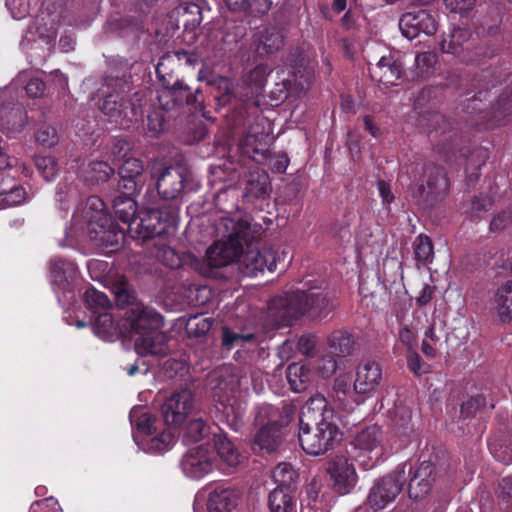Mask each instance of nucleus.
Instances as JSON below:
<instances>
[{"instance_id": "obj_1", "label": "nucleus", "mask_w": 512, "mask_h": 512, "mask_svg": "<svg viewBox=\"0 0 512 512\" xmlns=\"http://www.w3.org/2000/svg\"><path fill=\"white\" fill-rule=\"evenodd\" d=\"M84 226L89 238L102 247H118L124 238V229L117 227L98 196L89 197L84 207L77 208L73 214V225L65 232L67 243L60 242V246H72Z\"/></svg>"}, {"instance_id": "obj_2", "label": "nucleus", "mask_w": 512, "mask_h": 512, "mask_svg": "<svg viewBox=\"0 0 512 512\" xmlns=\"http://www.w3.org/2000/svg\"><path fill=\"white\" fill-rule=\"evenodd\" d=\"M131 196L123 194L118 197L114 202V210L118 218L127 224V232L132 238L144 240L176 229L178 213L174 207L164 205L136 216L137 204Z\"/></svg>"}, {"instance_id": "obj_3", "label": "nucleus", "mask_w": 512, "mask_h": 512, "mask_svg": "<svg viewBox=\"0 0 512 512\" xmlns=\"http://www.w3.org/2000/svg\"><path fill=\"white\" fill-rule=\"evenodd\" d=\"M128 335L140 355H165L169 351L167 336L161 331L162 316L148 307L131 309L127 318Z\"/></svg>"}, {"instance_id": "obj_4", "label": "nucleus", "mask_w": 512, "mask_h": 512, "mask_svg": "<svg viewBox=\"0 0 512 512\" xmlns=\"http://www.w3.org/2000/svg\"><path fill=\"white\" fill-rule=\"evenodd\" d=\"M268 309L273 322L284 326L306 312L315 317L325 316L330 311V300L323 291H295L274 298Z\"/></svg>"}, {"instance_id": "obj_5", "label": "nucleus", "mask_w": 512, "mask_h": 512, "mask_svg": "<svg viewBox=\"0 0 512 512\" xmlns=\"http://www.w3.org/2000/svg\"><path fill=\"white\" fill-rule=\"evenodd\" d=\"M256 420L262 427L255 437V444L261 450L272 452L280 443V429L291 420V411L288 407L279 409L272 405H263L256 412Z\"/></svg>"}, {"instance_id": "obj_6", "label": "nucleus", "mask_w": 512, "mask_h": 512, "mask_svg": "<svg viewBox=\"0 0 512 512\" xmlns=\"http://www.w3.org/2000/svg\"><path fill=\"white\" fill-rule=\"evenodd\" d=\"M341 432L335 422L299 424L298 439L302 449L311 456H319L332 449L341 440Z\"/></svg>"}, {"instance_id": "obj_7", "label": "nucleus", "mask_w": 512, "mask_h": 512, "mask_svg": "<svg viewBox=\"0 0 512 512\" xmlns=\"http://www.w3.org/2000/svg\"><path fill=\"white\" fill-rule=\"evenodd\" d=\"M410 463H401L391 473L374 481L366 499V505L374 512L388 508L402 491L406 474L411 473Z\"/></svg>"}, {"instance_id": "obj_8", "label": "nucleus", "mask_w": 512, "mask_h": 512, "mask_svg": "<svg viewBox=\"0 0 512 512\" xmlns=\"http://www.w3.org/2000/svg\"><path fill=\"white\" fill-rule=\"evenodd\" d=\"M353 457L366 470L383 461L386 453L384 433L378 425L360 430L352 441Z\"/></svg>"}, {"instance_id": "obj_9", "label": "nucleus", "mask_w": 512, "mask_h": 512, "mask_svg": "<svg viewBox=\"0 0 512 512\" xmlns=\"http://www.w3.org/2000/svg\"><path fill=\"white\" fill-rule=\"evenodd\" d=\"M226 372L228 377L220 381L215 395L219 398L227 421L237 429L246 410L245 403L238 400L243 379L233 370L227 369Z\"/></svg>"}, {"instance_id": "obj_10", "label": "nucleus", "mask_w": 512, "mask_h": 512, "mask_svg": "<svg viewBox=\"0 0 512 512\" xmlns=\"http://www.w3.org/2000/svg\"><path fill=\"white\" fill-rule=\"evenodd\" d=\"M217 466L214 449L204 444L189 449L181 460L183 473L191 479H201Z\"/></svg>"}, {"instance_id": "obj_11", "label": "nucleus", "mask_w": 512, "mask_h": 512, "mask_svg": "<svg viewBox=\"0 0 512 512\" xmlns=\"http://www.w3.org/2000/svg\"><path fill=\"white\" fill-rule=\"evenodd\" d=\"M193 394L188 389L173 393L162 405L161 411L165 423L171 427H178L185 422L193 409Z\"/></svg>"}, {"instance_id": "obj_12", "label": "nucleus", "mask_w": 512, "mask_h": 512, "mask_svg": "<svg viewBox=\"0 0 512 512\" xmlns=\"http://www.w3.org/2000/svg\"><path fill=\"white\" fill-rule=\"evenodd\" d=\"M409 463L412 466L411 473L406 474V480L409 477V497L415 500L423 499L431 491L439 472L431 461L424 460L415 467L411 462Z\"/></svg>"}, {"instance_id": "obj_13", "label": "nucleus", "mask_w": 512, "mask_h": 512, "mask_svg": "<svg viewBox=\"0 0 512 512\" xmlns=\"http://www.w3.org/2000/svg\"><path fill=\"white\" fill-rule=\"evenodd\" d=\"M327 473L341 494L350 492L357 483L356 469L344 455H336L328 462Z\"/></svg>"}, {"instance_id": "obj_14", "label": "nucleus", "mask_w": 512, "mask_h": 512, "mask_svg": "<svg viewBox=\"0 0 512 512\" xmlns=\"http://www.w3.org/2000/svg\"><path fill=\"white\" fill-rule=\"evenodd\" d=\"M279 259V256L271 249H249L242 255L240 265L246 276L256 277L265 270L273 272Z\"/></svg>"}, {"instance_id": "obj_15", "label": "nucleus", "mask_w": 512, "mask_h": 512, "mask_svg": "<svg viewBox=\"0 0 512 512\" xmlns=\"http://www.w3.org/2000/svg\"><path fill=\"white\" fill-rule=\"evenodd\" d=\"M115 86L119 89L106 94L100 108L104 114L124 125V119L130 120V116L136 115L137 108L124 100L125 83L117 80Z\"/></svg>"}, {"instance_id": "obj_16", "label": "nucleus", "mask_w": 512, "mask_h": 512, "mask_svg": "<svg viewBox=\"0 0 512 512\" xmlns=\"http://www.w3.org/2000/svg\"><path fill=\"white\" fill-rule=\"evenodd\" d=\"M27 125V116L23 107L7 101L6 93H0V130L9 137L22 132Z\"/></svg>"}, {"instance_id": "obj_17", "label": "nucleus", "mask_w": 512, "mask_h": 512, "mask_svg": "<svg viewBox=\"0 0 512 512\" xmlns=\"http://www.w3.org/2000/svg\"><path fill=\"white\" fill-rule=\"evenodd\" d=\"M50 269L53 288L58 296V300L62 301V298L65 300L71 299L73 291L70 289V286L77 276L76 265L70 261L53 259Z\"/></svg>"}, {"instance_id": "obj_18", "label": "nucleus", "mask_w": 512, "mask_h": 512, "mask_svg": "<svg viewBox=\"0 0 512 512\" xmlns=\"http://www.w3.org/2000/svg\"><path fill=\"white\" fill-rule=\"evenodd\" d=\"M399 28L407 39L413 40L420 33L432 35L437 30L435 19L425 10L407 12L399 21Z\"/></svg>"}, {"instance_id": "obj_19", "label": "nucleus", "mask_w": 512, "mask_h": 512, "mask_svg": "<svg viewBox=\"0 0 512 512\" xmlns=\"http://www.w3.org/2000/svg\"><path fill=\"white\" fill-rule=\"evenodd\" d=\"M253 44L260 55L274 54L284 46V34L275 25H264L254 31Z\"/></svg>"}, {"instance_id": "obj_20", "label": "nucleus", "mask_w": 512, "mask_h": 512, "mask_svg": "<svg viewBox=\"0 0 512 512\" xmlns=\"http://www.w3.org/2000/svg\"><path fill=\"white\" fill-rule=\"evenodd\" d=\"M240 251L239 241L221 239L207 249L206 257L210 266L218 268L235 261L239 257Z\"/></svg>"}, {"instance_id": "obj_21", "label": "nucleus", "mask_w": 512, "mask_h": 512, "mask_svg": "<svg viewBox=\"0 0 512 512\" xmlns=\"http://www.w3.org/2000/svg\"><path fill=\"white\" fill-rule=\"evenodd\" d=\"M163 63H159L156 67L157 77L164 88V91L159 96L160 103L163 98H169L174 101L175 105L189 104L192 100V93L190 88L185 85L181 80H172V76L168 78L162 73Z\"/></svg>"}, {"instance_id": "obj_22", "label": "nucleus", "mask_w": 512, "mask_h": 512, "mask_svg": "<svg viewBox=\"0 0 512 512\" xmlns=\"http://www.w3.org/2000/svg\"><path fill=\"white\" fill-rule=\"evenodd\" d=\"M187 171L182 167L164 169L157 180L158 193L166 199L176 198L183 190Z\"/></svg>"}, {"instance_id": "obj_23", "label": "nucleus", "mask_w": 512, "mask_h": 512, "mask_svg": "<svg viewBox=\"0 0 512 512\" xmlns=\"http://www.w3.org/2000/svg\"><path fill=\"white\" fill-rule=\"evenodd\" d=\"M143 165L139 159L128 158L119 169L120 180L118 187L123 194L133 195L144 183Z\"/></svg>"}, {"instance_id": "obj_24", "label": "nucleus", "mask_w": 512, "mask_h": 512, "mask_svg": "<svg viewBox=\"0 0 512 512\" xmlns=\"http://www.w3.org/2000/svg\"><path fill=\"white\" fill-rule=\"evenodd\" d=\"M324 419L328 422H335L333 410L328 407L323 395L315 394L302 407L299 424L303 422L317 424V422H323Z\"/></svg>"}, {"instance_id": "obj_25", "label": "nucleus", "mask_w": 512, "mask_h": 512, "mask_svg": "<svg viewBox=\"0 0 512 512\" xmlns=\"http://www.w3.org/2000/svg\"><path fill=\"white\" fill-rule=\"evenodd\" d=\"M382 381V370L378 363L365 361L356 370L354 389L357 393L374 392Z\"/></svg>"}, {"instance_id": "obj_26", "label": "nucleus", "mask_w": 512, "mask_h": 512, "mask_svg": "<svg viewBox=\"0 0 512 512\" xmlns=\"http://www.w3.org/2000/svg\"><path fill=\"white\" fill-rule=\"evenodd\" d=\"M448 189V180L444 171L434 165L424 168L423 177L419 186L421 196H430L445 192Z\"/></svg>"}, {"instance_id": "obj_27", "label": "nucleus", "mask_w": 512, "mask_h": 512, "mask_svg": "<svg viewBox=\"0 0 512 512\" xmlns=\"http://www.w3.org/2000/svg\"><path fill=\"white\" fill-rule=\"evenodd\" d=\"M238 494L235 490L222 486L212 490L207 499V512H232L238 505Z\"/></svg>"}, {"instance_id": "obj_28", "label": "nucleus", "mask_w": 512, "mask_h": 512, "mask_svg": "<svg viewBox=\"0 0 512 512\" xmlns=\"http://www.w3.org/2000/svg\"><path fill=\"white\" fill-rule=\"evenodd\" d=\"M65 19L66 16L60 14L42 12L35 23L29 27L28 34H38L42 39L51 40L56 37L61 23Z\"/></svg>"}, {"instance_id": "obj_29", "label": "nucleus", "mask_w": 512, "mask_h": 512, "mask_svg": "<svg viewBox=\"0 0 512 512\" xmlns=\"http://www.w3.org/2000/svg\"><path fill=\"white\" fill-rule=\"evenodd\" d=\"M492 308L501 322L512 321V281L506 282L496 290L492 299Z\"/></svg>"}, {"instance_id": "obj_30", "label": "nucleus", "mask_w": 512, "mask_h": 512, "mask_svg": "<svg viewBox=\"0 0 512 512\" xmlns=\"http://www.w3.org/2000/svg\"><path fill=\"white\" fill-rule=\"evenodd\" d=\"M213 449L215 451L216 459L219 458L223 465L228 468L236 467L244 460V456L226 437H217L215 440V448Z\"/></svg>"}, {"instance_id": "obj_31", "label": "nucleus", "mask_w": 512, "mask_h": 512, "mask_svg": "<svg viewBox=\"0 0 512 512\" xmlns=\"http://www.w3.org/2000/svg\"><path fill=\"white\" fill-rule=\"evenodd\" d=\"M402 73L401 66L390 56H382L372 71L373 77H378L385 86L395 85Z\"/></svg>"}, {"instance_id": "obj_32", "label": "nucleus", "mask_w": 512, "mask_h": 512, "mask_svg": "<svg viewBox=\"0 0 512 512\" xmlns=\"http://www.w3.org/2000/svg\"><path fill=\"white\" fill-rule=\"evenodd\" d=\"M270 512H295L296 500L292 489L275 488L268 498Z\"/></svg>"}, {"instance_id": "obj_33", "label": "nucleus", "mask_w": 512, "mask_h": 512, "mask_svg": "<svg viewBox=\"0 0 512 512\" xmlns=\"http://www.w3.org/2000/svg\"><path fill=\"white\" fill-rule=\"evenodd\" d=\"M287 380L294 392L304 391L311 380V370L303 363H292L287 368Z\"/></svg>"}, {"instance_id": "obj_34", "label": "nucleus", "mask_w": 512, "mask_h": 512, "mask_svg": "<svg viewBox=\"0 0 512 512\" xmlns=\"http://www.w3.org/2000/svg\"><path fill=\"white\" fill-rule=\"evenodd\" d=\"M353 339L349 333L342 330L334 331L327 339L329 353L338 356H348L353 348Z\"/></svg>"}, {"instance_id": "obj_35", "label": "nucleus", "mask_w": 512, "mask_h": 512, "mask_svg": "<svg viewBox=\"0 0 512 512\" xmlns=\"http://www.w3.org/2000/svg\"><path fill=\"white\" fill-rule=\"evenodd\" d=\"M95 335L103 340L113 341L120 334L118 325L108 312L100 313L93 323Z\"/></svg>"}, {"instance_id": "obj_36", "label": "nucleus", "mask_w": 512, "mask_h": 512, "mask_svg": "<svg viewBox=\"0 0 512 512\" xmlns=\"http://www.w3.org/2000/svg\"><path fill=\"white\" fill-rule=\"evenodd\" d=\"M470 36L471 34L467 29L461 27L454 28L447 37L441 40V49L444 53L458 55L462 45L470 39Z\"/></svg>"}, {"instance_id": "obj_37", "label": "nucleus", "mask_w": 512, "mask_h": 512, "mask_svg": "<svg viewBox=\"0 0 512 512\" xmlns=\"http://www.w3.org/2000/svg\"><path fill=\"white\" fill-rule=\"evenodd\" d=\"M177 14L185 29L193 30L202 22V10L196 3L187 2L181 4L177 8Z\"/></svg>"}, {"instance_id": "obj_38", "label": "nucleus", "mask_w": 512, "mask_h": 512, "mask_svg": "<svg viewBox=\"0 0 512 512\" xmlns=\"http://www.w3.org/2000/svg\"><path fill=\"white\" fill-rule=\"evenodd\" d=\"M175 442V436L171 431H162L145 440L144 450L149 453H163L168 451Z\"/></svg>"}, {"instance_id": "obj_39", "label": "nucleus", "mask_w": 512, "mask_h": 512, "mask_svg": "<svg viewBox=\"0 0 512 512\" xmlns=\"http://www.w3.org/2000/svg\"><path fill=\"white\" fill-rule=\"evenodd\" d=\"M129 418L131 424L136 427L138 432L146 436L152 435V432L156 430V420L149 413L143 411V409H132Z\"/></svg>"}, {"instance_id": "obj_40", "label": "nucleus", "mask_w": 512, "mask_h": 512, "mask_svg": "<svg viewBox=\"0 0 512 512\" xmlns=\"http://www.w3.org/2000/svg\"><path fill=\"white\" fill-rule=\"evenodd\" d=\"M255 335L253 333H241L224 327L222 330V345L231 350L235 347H244L247 343H254Z\"/></svg>"}, {"instance_id": "obj_41", "label": "nucleus", "mask_w": 512, "mask_h": 512, "mask_svg": "<svg viewBox=\"0 0 512 512\" xmlns=\"http://www.w3.org/2000/svg\"><path fill=\"white\" fill-rule=\"evenodd\" d=\"M296 477V471L288 463H280L272 471V478L277 485L276 488L292 489Z\"/></svg>"}, {"instance_id": "obj_42", "label": "nucleus", "mask_w": 512, "mask_h": 512, "mask_svg": "<svg viewBox=\"0 0 512 512\" xmlns=\"http://www.w3.org/2000/svg\"><path fill=\"white\" fill-rule=\"evenodd\" d=\"M27 193L23 187L0 190V210L21 205L27 201Z\"/></svg>"}, {"instance_id": "obj_43", "label": "nucleus", "mask_w": 512, "mask_h": 512, "mask_svg": "<svg viewBox=\"0 0 512 512\" xmlns=\"http://www.w3.org/2000/svg\"><path fill=\"white\" fill-rule=\"evenodd\" d=\"M114 173V169L106 162L93 161L86 170L87 178L91 181H107Z\"/></svg>"}, {"instance_id": "obj_44", "label": "nucleus", "mask_w": 512, "mask_h": 512, "mask_svg": "<svg viewBox=\"0 0 512 512\" xmlns=\"http://www.w3.org/2000/svg\"><path fill=\"white\" fill-rule=\"evenodd\" d=\"M441 336L437 333L435 324H431L425 331L422 340V352L431 358L437 355L438 344H440Z\"/></svg>"}, {"instance_id": "obj_45", "label": "nucleus", "mask_w": 512, "mask_h": 512, "mask_svg": "<svg viewBox=\"0 0 512 512\" xmlns=\"http://www.w3.org/2000/svg\"><path fill=\"white\" fill-rule=\"evenodd\" d=\"M414 254L418 262L427 263L433 257V246L430 238L425 235H419L414 241Z\"/></svg>"}, {"instance_id": "obj_46", "label": "nucleus", "mask_w": 512, "mask_h": 512, "mask_svg": "<svg viewBox=\"0 0 512 512\" xmlns=\"http://www.w3.org/2000/svg\"><path fill=\"white\" fill-rule=\"evenodd\" d=\"M35 165L38 171L47 181L54 179L59 171V164L57 160L50 155L37 156L35 159Z\"/></svg>"}, {"instance_id": "obj_47", "label": "nucleus", "mask_w": 512, "mask_h": 512, "mask_svg": "<svg viewBox=\"0 0 512 512\" xmlns=\"http://www.w3.org/2000/svg\"><path fill=\"white\" fill-rule=\"evenodd\" d=\"M209 434V427L205 424L202 419H194L192 420L185 431L184 441L189 442H198L204 439Z\"/></svg>"}, {"instance_id": "obj_48", "label": "nucleus", "mask_w": 512, "mask_h": 512, "mask_svg": "<svg viewBox=\"0 0 512 512\" xmlns=\"http://www.w3.org/2000/svg\"><path fill=\"white\" fill-rule=\"evenodd\" d=\"M497 497L499 505L505 512L512 510V476L501 479L498 485Z\"/></svg>"}, {"instance_id": "obj_49", "label": "nucleus", "mask_w": 512, "mask_h": 512, "mask_svg": "<svg viewBox=\"0 0 512 512\" xmlns=\"http://www.w3.org/2000/svg\"><path fill=\"white\" fill-rule=\"evenodd\" d=\"M413 433L411 425V413L404 412V417L401 421H397L394 428V436L399 438L400 444L398 448L405 446Z\"/></svg>"}, {"instance_id": "obj_50", "label": "nucleus", "mask_w": 512, "mask_h": 512, "mask_svg": "<svg viewBox=\"0 0 512 512\" xmlns=\"http://www.w3.org/2000/svg\"><path fill=\"white\" fill-rule=\"evenodd\" d=\"M215 229L222 239H235V241H238L239 227L233 219L229 217H221L217 221Z\"/></svg>"}, {"instance_id": "obj_51", "label": "nucleus", "mask_w": 512, "mask_h": 512, "mask_svg": "<svg viewBox=\"0 0 512 512\" xmlns=\"http://www.w3.org/2000/svg\"><path fill=\"white\" fill-rule=\"evenodd\" d=\"M36 141L44 147H52L58 143L59 137L56 129L50 125H41L36 132Z\"/></svg>"}, {"instance_id": "obj_52", "label": "nucleus", "mask_w": 512, "mask_h": 512, "mask_svg": "<svg viewBox=\"0 0 512 512\" xmlns=\"http://www.w3.org/2000/svg\"><path fill=\"white\" fill-rule=\"evenodd\" d=\"M490 451L493 457L504 464H512V443L511 442H503V443H490L489 444Z\"/></svg>"}, {"instance_id": "obj_53", "label": "nucleus", "mask_w": 512, "mask_h": 512, "mask_svg": "<svg viewBox=\"0 0 512 512\" xmlns=\"http://www.w3.org/2000/svg\"><path fill=\"white\" fill-rule=\"evenodd\" d=\"M487 404L486 398L483 395H476L465 401L461 406V415L465 418L473 417Z\"/></svg>"}, {"instance_id": "obj_54", "label": "nucleus", "mask_w": 512, "mask_h": 512, "mask_svg": "<svg viewBox=\"0 0 512 512\" xmlns=\"http://www.w3.org/2000/svg\"><path fill=\"white\" fill-rule=\"evenodd\" d=\"M85 301L92 309L107 308L110 304L107 296L94 288H89L85 292Z\"/></svg>"}, {"instance_id": "obj_55", "label": "nucleus", "mask_w": 512, "mask_h": 512, "mask_svg": "<svg viewBox=\"0 0 512 512\" xmlns=\"http://www.w3.org/2000/svg\"><path fill=\"white\" fill-rule=\"evenodd\" d=\"M407 366L416 375L425 374L429 371V365L423 362L420 355L415 351L408 352Z\"/></svg>"}, {"instance_id": "obj_56", "label": "nucleus", "mask_w": 512, "mask_h": 512, "mask_svg": "<svg viewBox=\"0 0 512 512\" xmlns=\"http://www.w3.org/2000/svg\"><path fill=\"white\" fill-rule=\"evenodd\" d=\"M444 2L450 12L460 15L467 14L476 4V0H444Z\"/></svg>"}, {"instance_id": "obj_57", "label": "nucleus", "mask_w": 512, "mask_h": 512, "mask_svg": "<svg viewBox=\"0 0 512 512\" xmlns=\"http://www.w3.org/2000/svg\"><path fill=\"white\" fill-rule=\"evenodd\" d=\"M317 370L323 377L334 374L337 370V361L334 355H323L318 361Z\"/></svg>"}, {"instance_id": "obj_58", "label": "nucleus", "mask_w": 512, "mask_h": 512, "mask_svg": "<svg viewBox=\"0 0 512 512\" xmlns=\"http://www.w3.org/2000/svg\"><path fill=\"white\" fill-rule=\"evenodd\" d=\"M316 345V336L311 334L301 336L297 342L298 350L306 356H313L315 354Z\"/></svg>"}, {"instance_id": "obj_59", "label": "nucleus", "mask_w": 512, "mask_h": 512, "mask_svg": "<svg viewBox=\"0 0 512 512\" xmlns=\"http://www.w3.org/2000/svg\"><path fill=\"white\" fill-rule=\"evenodd\" d=\"M247 10L244 13L249 15L258 16L268 13L271 9V0H249Z\"/></svg>"}, {"instance_id": "obj_60", "label": "nucleus", "mask_w": 512, "mask_h": 512, "mask_svg": "<svg viewBox=\"0 0 512 512\" xmlns=\"http://www.w3.org/2000/svg\"><path fill=\"white\" fill-rule=\"evenodd\" d=\"M158 257L167 267H170L172 269L181 266V259L172 248H162Z\"/></svg>"}, {"instance_id": "obj_61", "label": "nucleus", "mask_w": 512, "mask_h": 512, "mask_svg": "<svg viewBox=\"0 0 512 512\" xmlns=\"http://www.w3.org/2000/svg\"><path fill=\"white\" fill-rule=\"evenodd\" d=\"M58 510V502L53 497L35 501L30 507V512H57Z\"/></svg>"}, {"instance_id": "obj_62", "label": "nucleus", "mask_w": 512, "mask_h": 512, "mask_svg": "<svg viewBox=\"0 0 512 512\" xmlns=\"http://www.w3.org/2000/svg\"><path fill=\"white\" fill-rule=\"evenodd\" d=\"M11 14L14 19H22L29 14V6L27 0H10L7 1Z\"/></svg>"}, {"instance_id": "obj_63", "label": "nucleus", "mask_w": 512, "mask_h": 512, "mask_svg": "<svg viewBox=\"0 0 512 512\" xmlns=\"http://www.w3.org/2000/svg\"><path fill=\"white\" fill-rule=\"evenodd\" d=\"M437 57L433 52H423L416 56L415 63L420 69L421 74L428 72V70L434 66Z\"/></svg>"}, {"instance_id": "obj_64", "label": "nucleus", "mask_w": 512, "mask_h": 512, "mask_svg": "<svg viewBox=\"0 0 512 512\" xmlns=\"http://www.w3.org/2000/svg\"><path fill=\"white\" fill-rule=\"evenodd\" d=\"M512 224V211H503L501 214L495 216L490 223L492 231H501Z\"/></svg>"}]
</instances>
